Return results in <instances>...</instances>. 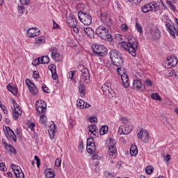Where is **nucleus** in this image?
Wrapping results in <instances>:
<instances>
[{"label":"nucleus","instance_id":"14","mask_svg":"<svg viewBox=\"0 0 178 178\" xmlns=\"http://www.w3.org/2000/svg\"><path fill=\"white\" fill-rule=\"evenodd\" d=\"M107 147L108 148L110 156H113V155L118 152L116 146H115V143L112 142V139H110L109 145H108Z\"/></svg>","mask_w":178,"mask_h":178},{"label":"nucleus","instance_id":"34","mask_svg":"<svg viewBox=\"0 0 178 178\" xmlns=\"http://www.w3.org/2000/svg\"><path fill=\"white\" fill-rule=\"evenodd\" d=\"M45 42L44 36H39L35 38V44H42Z\"/></svg>","mask_w":178,"mask_h":178},{"label":"nucleus","instance_id":"10","mask_svg":"<svg viewBox=\"0 0 178 178\" xmlns=\"http://www.w3.org/2000/svg\"><path fill=\"white\" fill-rule=\"evenodd\" d=\"M165 26L169 33L171 35H172L174 38H176L175 35H178V29L175 26H172L170 22H165Z\"/></svg>","mask_w":178,"mask_h":178},{"label":"nucleus","instance_id":"11","mask_svg":"<svg viewBox=\"0 0 178 178\" xmlns=\"http://www.w3.org/2000/svg\"><path fill=\"white\" fill-rule=\"evenodd\" d=\"M11 168L15 173V177L24 178V173H23V171L20 167L17 166L15 164H11Z\"/></svg>","mask_w":178,"mask_h":178},{"label":"nucleus","instance_id":"1","mask_svg":"<svg viewBox=\"0 0 178 178\" xmlns=\"http://www.w3.org/2000/svg\"><path fill=\"white\" fill-rule=\"evenodd\" d=\"M128 42H121L122 48L128 51L129 54L132 56H137V53L136 52V49L138 48V41L136 39V38L133 36H129Z\"/></svg>","mask_w":178,"mask_h":178},{"label":"nucleus","instance_id":"48","mask_svg":"<svg viewBox=\"0 0 178 178\" xmlns=\"http://www.w3.org/2000/svg\"><path fill=\"white\" fill-rule=\"evenodd\" d=\"M136 28L137 29V31L138 33H143V27H141V25H140L138 23H136Z\"/></svg>","mask_w":178,"mask_h":178},{"label":"nucleus","instance_id":"6","mask_svg":"<svg viewBox=\"0 0 178 178\" xmlns=\"http://www.w3.org/2000/svg\"><path fill=\"white\" fill-rule=\"evenodd\" d=\"M78 17L81 23H83L85 26H90V24L92 23V17L86 13L79 12Z\"/></svg>","mask_w":178,"mask_h":178},{"label":"nucleus","instance_id":"28","mask_svg":"<svg viewBox=\"0 0 178 178\" xmlns=\"http://www.w3.org/2000/svg\"><path fill=\"white\" fill-rule=\"evenodd\" d=\"M101 19L103 22H104L105 23H109V22H111V17L108 16L106 14H102V17Z\"/></svg>","mask_w":178,"mask_h":178},{"label":"nucleus","instance_id":"62","mask_svg":"<svg viewBox=\"0 0 178 178\" xmlns=\"http://www.w3.org/2000/svg\"><path fill=\"white\" fill-rule=\"evenodd\" d=\"M11 92H12V94H13V95H17V88H13Z\"/></svg>","mask_w":178,"mask_h":178},{"label":"nucleus","instance_id":"39","mask_svg":"<svg viewBox=\"0 0 178 178\" xmlns=\"http://www.w3.org/2000/svg\"><path fill=\"white\" fill-rule=\"evenodd\" d=\"M77 102L78 103L76 104V105L78 108H80V109H83V106L84 105V104H86V102L81 99H79Z\"/></svg>","mask_w":178,"mask_h":178},{"label":"nucleus","instance_id":"43","mask_svg":"<svg viewBox=\"0 0 178 178\" xmlns=\"http://www.w3.org/2000/svg\"><path fill=\"white\" fill-rule=\"evenodd\" d=\"M167 5H168L170 9H172L173 12H176V7L172 4V2L167 1Z\"/></svg>","mask_w":178,"mask_h":178},{"label":"nucleus","instance_id":"12","mask_svg":"<svg viewBox=\"0 0 178 178\" xmlns=\"http://www.w3.org/2000/svg\"><path fill=\"white\" fill-rule=\"evenodd\" d=\"M81 80L88 84L90 83V71L86 67H83L81 70Z\"/></svg>","mask_w":178,"mask_h":178},{"label":"nucleus","instance_id":"55","mask_svg":"<svg viewBox=\"0 0 178 178\" xmlns=\"http://www.w3.org/2000/svg\"><path fill=\"white\" fill-rule=\"evenodd\" d=\"M51 77L54 80H56V79H58V74H56V70L51 72Z\"/></svg>","mask_w":178,"mask_h":178},{"label":"nucleus","instance_id":"13","mask_svg":"<svg viewBox=\"0 0 178 178\" xmlns=\"http://www.w3.org/2000/svg\"><path fill=\"white\" fill-rule=\"evenodd\" d=\"M36 110L39 113H44L45 111H47V103L41 102L40 104V101H38L35 104Z\"/></svg>","mask_w":178,"mask_h":178},{"label":"nucleus","instance_id":"46","mask_svg":"<svg viewBox=\"0 0 178 178\" xmlns=\"http://www.w3.org/2000/svg\"><path fill=\"white\" fill-rule=\"evenodd\" d=\"M0 107L1 108L3 113H5V115H8V110L6 109V106L3 105L1 102H0Z\"/></svg>","mask_w":178,"mask_h":178},{"label":"nucleus","instance_id":"15","mask_svg":"<svg viewBox=\"0 0 178 178\" xmlns=\"http://www.w3.org/2000/svg\"><path fill=\"white\" fill-rule=\"evenodd\" d=\"M133 130V126H122L118 129V133L120 134H129Z\"/></svg>","mask_w":178,"mask_h":178},{"label":"nucleus","instance_id":"37","mask_svg":"<svg viewBox=\"0 0 178 178\" xmlns=\"http://www.w3.org/2000/svg\"><path fill=\"white\" fill-rule=\"evenodd\" d=\"M106 95L110 99H112V98H115V91H113V90L111 89L108 92H107V94H106Z\"/></svg>","mask_w":178,"mask_h":178},{"label":"nucleus","instance_id":"54","mask_svg":"<svg viewBox=\"0 0 178 178\" xmlns=\"http://www.w3.org/2000/svg\"><path fill=\"white\" fill-rule=\"evenodd\" d=\"M7 146H8V148L10 149V152H13V154H16V152H17L16 151V149H15V147L12 145H8Z\"/></svg>","mask_w":178,"mask_h":178},{"label":"nucleus","instance_id":"64","mask_svg":"<svg viewBox=\"0 0 178 178\" xmlns=\"http://www.w3.org/2000/svg\"><path fill=\"white\" fill-rule=\"evenodd\" d=\"M171 158H172V156H170V154H167L165 159L166 162H169V161H170Z\"/></svg>","mask_w":178,"mask_h":178},{"label":"nucleus","instance_id":"59","mask_svg":"<svg viewBox=\"0 0 178 178\" xmlns=\"http://www.w3.org/2000/svg\"><path fill=\"white\" fill-rule=\"evenodd\" d=\"M90 106H91V104H90L87 102H85V104L83 106L82 109H87V108H90Z\"/></svg>","mask_w":178,"mask_h":178},{"label":"nucleus","instance_id":"47","mask_svg":"<svg viewBox=\"0 0 178 178\" xmlns=\"http://www.w3.org/2000/svg\"><path fill=\"white\" fill-rule=\"evenodd\" d=\"M70 23H72V24L70 25L71 27H76L77 26V21H76V19H74V18H72L70 20Z\"/></svg>","mask_w":178,"mask_h":178},{"label":"nucleus","instance_id":"3","mask_svg":"<svg viewBox=\"0 0 178 178\" xmlns=\"http://www.w3.org/2000/svg\"><path fill=\"white\" fill-rule=\"evenodd\" d=\"M95 33L102 40L105 41H111L112 40V35L109 33V28L108 26L100 25L97 28Z\"/></svg>","mask_w":178,"mask_h":178},{"label":"nucleus","instance_id":"20","mask_svg":"<svg viewBox=\"0 0 178 178\" xmlns=\"http://www.w3.org/2000/svg\"><path fill=\"white\" fill-rule=\"evenodd\" d=\"M83 31H85L86 35L88 37H90V38H94V29L91 27H86L83 29Z\"/></svg>","mask_w":178,"mask_h":178},{"label":"nucleus","instance_id":"50","mask_svg":"<svg viewBox=\"0 0 178 178\" xmlns=\"http://www.w3.org/2000/svg\"><path fill=\"white\" fill-rule=\"evenodd\" d=\"M34 159L35 161H36L38 168H40L41 165L40 163L41 161L40 160V157H38V156H35Z\"/></svg>","mask_w":178,"mask_h":178},{"label":"nucleus","instance_id":"22","mask_svg":"<svg viewBox=\"0 0 178 178\" xmlns=\"http://www.w3.org/2000/svg\"><path fill=\"white\" fill-rule=\"evenodd\" d=\"M44 175L47 178H55V172L54 170L47 169L44 170Z\"/></svg>","mask_w":178,"mask_h":178},{"label":"nucleus","instance_id":"18","mask_svg":"<svg viewBox=\"0 0 178 178\" xmlns=\"http://www.w3.org/2000/svg\"><path fill=\"white\" fill-rule=\"evenodd\" d=\"M145 88V86L143 85L140 80H134L133 82V89L134 90H141V88Z\"/></svg>","mask_w":178,"mask_h":178},{"label":"nucleus","instance_id":"38","mask_svg":"<svg viewBox=\"0 0 178 178\" xmlns=\"http://www.w3.org/2000/svg\"><path fill=\"white\" fill-rule=\"evenodd\" d=\"M152 172H154V170H152V166L148 165L145 168V172L147 173V175H152Z\"/></svg>","mask_w":178,"mask_h":178},{"label":"nucleus","instance_id":"29","mask_svg":"<svg viewBox=\"0 0 178 178\" xmlns=\"http://www.w3.org/2000/svg\"><path fill=\"white\" fill-rule=\"evenodd\" d=\"M88 129L91 134H92V133H98V129H97L96 125H89Z\"/></svg>","mask_w":178,"mask_h":178},{"label":"nucleus","instance_id":"60","mask_svg":"<svg viewBox=\"0 0 178 178\" xmlns=\"http://www.w3.org/2000/svg\"><path fill=\"white\" fill-rule=\"evenodd\" d=\"M121 120L124 124H127L129 123V120L127 118H122Z\"/></svg>","mask_w":178,"mask_h":178},{"label":"nucleus","instance_id":"52","mask_svg":"<svg viewBox=\"0 0 178 178\" xmlns=\"http://www.w3.org/2000/svg\"><path fill=\"white\" fill-rule=\"evenodd\" d=\"M40 58L34 60L33 62H32V65H33V66H38V65H40Z\"/></svg>","mask_w":178,"mask_h":178},{"label":"nucleus","instance_id":"21","mask_svg":"<svg viewBox=\"0 0 178 178\" xmlns=\"http://www.w3.org/2000/svg\"><path fill=\"white\" fill-rule=\"evenodd\" d=\"M102 90L104 95H106V94H108V92H109L111 91V90H112V88H111V83H107L104 84L102 86Z\"/></svg>","mask_w":178,"mask_h":178},{"label":"nucleus","instance_id":"9","mask_svg":"<svg viewBox=\"0 0 178 178\" xmlns=\"http://www.w3.org/2000/svg\"><path fill=\"white\" fill-rule=\"evenodd\" d=\"M138 138L141 140L143 143H147L149 140V134L146 130H141L137 134Z\"/></svg>","mask_w":178,"mask_h":178},{"label":"nucleus","instance_id":"40","mask_svg":"<svg viewBox=\"0 0 178 178\" xmlns=\"http://www.w3.org/2000/svg\"><path fill=\"white\" fill-rule=\"evenodd\" d=\"M74 73H76L75 70L69 72L67 75V79H70V80H73V76H74Z\"/></svg>","mask_w":178,"mask_h":178},{"label":"nucleus","instance_id":"31","mask_svg":"<svg viewBox=\"0 0 178 178\" xmlns=\"http://www.w3.org/2000/svg\"><path fill=\"white\" fill-rule=\"evenodd\" d=\"M40 60L42 65H48L49 63V57L48 56H44L40 58Z\"/></svg>","mask_w":178,"mask_h":178},{"label":"nucleus","instance_id":"2","mask_svg":"<svg viewBox=\"0 0 178 178\" xmlns=\"http://www.w3.org/2000/svg\"><path fill=\"white\" fill-rule=\"evenodd\" d=\"M110 58L114 66L122 67L123 66V55L118 50H111L110 51Z\"/></svg>","mask_w":178,"mask_h":178},{"label":"nucleus","instance_id":"58","mask_svg":"<svg viewBox=\"0 0 178 178\" xmlns=\"http://www.w3.org/2000/svg\"><path fill=\"white\" fill-rule=\"evenodd\" d=\"M145 84L146 86H149V87H151L152 86V81H151V80H149V79H147L145 80Z\"/></svg>","mask_w":178,"mask_h":178},{"label":"nucleus","instance_id":"27","mask_svg":"<svg viewBox=\"0 0 178 178\" xmlns=\"http://www.w3.org/2000/svg\"><path fill=\"white\" fill-rule=\"evenodd\" d=\"M152 33L153 35H154L155 40H159V38H161V32L159 29H155Z\"/></svg>","mask_w":178,"mask_h":178},{"label":"nucleus","instance_id":"24","mask_svg":"<svg viewBox=\"0 0 178 178\" xmlns=\"http://www.w3.org/2000/svg\"><path fill=\"white\" fill-rule=\"evenodd\" d=\"M79 94L81 97H84L86 95V88L84 87V85L81 84V81H79Z\"/></svg>","mask_w":178,"mask_h":178},{"label":"nucleus","instance_id":"45","mask_svg":"<svg viewBox=\"0 0 178 178\" xmlns=\"http://www.w3.org/2000/svg\"><path fill=\"white\" fill-rule=\"evenodd\" d=\"M55 127L56 126L54 125V128L50 129V130L49 131V134H51V133L52 134V136H50L51 138H54V137H55Z\"/></svg>","mask_w":178,"mask_h":178},{"label":"nucleus","instance_id":"4","mask_svg":"<svg viewBox=\"0 0 178 178\" xmlns=\"http://www.w3.org/2000/svg\"><path fill=\"white\" fill-rule=\"evenodd\" d=\"M161 9V6H159V3L154 1L152 3H149L148 4H145L144 6L141 8L142 12L143 13H148V12H158Z\"/></svg>","mask_w":178,"mask_h":178},{"label":"nucleus","instance_id":"23","mask_svg":"<svg viewBox=\"0 0 178 178\" xmlns=\"http://www.w3.org/2000/svg\"><path fill=\"white\" fill-rule=\"evenodd\" d=\"M137 154H138V149H137V146L136 145H132L130 148V154L131 156H136Z\"/></svg>","mask_w":178,"mask_h":178},{"label":"nucleus","instance_id":"26","mask_svg":"<svg viewBox=\"0 0 178 178\" xmlns=\"http://www.w3.org/2000/svg\"><path fill=\"white\" fill-rule=\"evenodd\" d=\"M13 118L15 120H17V119H19V116H20V115H22V111L21 110H13Z\"/></svg>","mask_w":178,"mask_h":178},{"label":"nucleus","instance_id":"42","mask_svg":"<svg viewBox=\"0 0 178 178\" xmlns=\"http://www.w3.org/2000/svg\"><path fill=\"white\" fill-rule=\"evenodd\" d=\"M61 163H62V159L58 158V159H56L55 166H56L57 168H59L60 166Z\"/></svg>","mask_w":178,"mask_h":178},{"label":"nucleus","instance_id":"63","mask_svg":"<svg viewBox=\"0 0 178 178\" xmlns=\"http://www.w3.org/2000/svg\"><path fill=\"white\" fill-rule=\"evenodd\" d=\"M90 122H96L97 120V118L96 117H90L89 118Z\"/></svg>","mask_w":178,"mask_h":178},{"label":"nucleus","instance_id":"61","mask_svg":"<svg viewBox=\"0 0 178 178\" xmlns=\"http://www.w3.org/2000/svg\"><path fill=\"white\" fill-rule=\"evenodd\" d=\"M91 159H92V161H94V160H95V159H101V157H99L98 155H97V154H93L92 156V158H91Z\"/></svg>","mask_w":178,"mask_h":178},{"label":"nucleus","instance_id":"16","mask_svg":"<svg viewBox=\"0 0 178 178\" xmlns=\"http://www.w3.org/2000/svg\"><path fill=\"white\" fill-rule=\"evenodd\" d=\"M40 34V30L37 28H31L28 30L26 37L29 38H33L37 37Z\"/></svg>","mask_w":178,"mask_h":178},{"label":"nucleus","instance_id":"41","mask_svg":"<svg viewBox=\"0 0 178 178\" xmlns=\"http://www.w3.org/2000/svg\"><path fill=\"white\" fill-rule=\"evenodd\" d=\"M40 122L42 123V124H45V123H47V117L45 115H42L40 116Z\"/></svg>","mask_w":178,"mask_h":178},{"label":"nucleus","instance_id":"17","mask_svg":"<svg viewBox=\"0 0 178 178\" xmlns=\"http://www.w3.org/2000/svg\"><path fill=\"white\" fill-rule=\"evenodd\" d=\"M25 83L30 91V92L32 94V95H37L38 92V88H35V89H34V87H32L31 86H30V83H31V80L26 79L25 81Z\"/></svg>","mask_w":178,"mask_h":178},{"label":"nucleus","instance_id":"25","mask_svg":"<svg viewBox=\"0 0 178 178\" xmlns=\"http://www.w3.org/2000/svg\"><path fill=\"white\" fill-rule=\"evenodd\" d=\"M86 149L88 154H94L96 151L95 145H87Z\"/></svg>","mask_w":178,"mask_h":178},{"label":"nucleus","instance_id":"30","mask_svg":"<svg viewBox=\"0 0 178 178\" xmlns=\"http://www.w3.org/2000/svg\"><path fill=\"white\" fill-rule=\"evenodd\" d=\"M151 99L154 101H162V98L159 96V94L156 92L151 95Z\"/></svg>","mask_w":178,"mask_h":178},{"label":"nucleus","instance_id":"36","mask_svg":"<svg viewBox=\"0 0 178 178\" xmlns=\"http://www.w3.org/2000/svg\"><path fill=\"white\" fill-rule=\"evenodd\" d=\"M87 145H95V141L94 137L90 136L87 139Z\"/></svg>","mask_w":178,"mask_h":178},{"label":"nucleus","instance_id":"33","mask_svg":"<svg viewBox=\"0 0 178 178\" xmlns=\"http://www.w3.org/2000/svg\"><path fill=\"white\" fill-rule=\"evenodd\" d=\"M18 11L22 15H27V13H29V12H27V10L26 9V8L24 7V6H18Z\"/></svg>","mask_w":178,"mask_h":178},{"label":"nucleus","instance_id":"56","mask_svg":"<svg viewBox=\"0 0 178 178\" xmlns=\"http://www.w3.org/2000/svg\"><path fill=\"white\" fill-rule=\"evenodd\" d=\"M22 5H29L30 3V0H19Z\"/></svg>","mask_w":178,"mask_h":178},{"label":"nucleus","instance_id":"19","mask_svg":"<svg viewBox=\"0 0 178 178\" xmlns=\"http://www.w3.org/2000/svg\"><path fill=\"white\" fill-rule=\"evenodd\" d=\"M121 80L122 81L123 86L125 88H128L129 83V76L124 73L121 75Z\"/></svg>","mask_w":178,"mask_h":178},{"label":"nucleus","instance_id":"7","mask_svg":"<svg viewBox=\"0 0 178 178\" xmlns=\"http://www.w3.org/2000/svg\"><path fill=\"white\" fill-rule=\"evenodd\" d=\"M106 47L104 45L97 44L93 47V51L97 56H105L106 55Z\"/></svg>","mask_w":178,"mask_h":178},{"label":"nucleus","instance_id":"5","mask_svg":"<svg viewBox=\"0 0 178 178\" xmlns=\"http://www.w3.org/2000/svg\"><path fill=\"white\" fill-rule=\"evenodd\" d=\"M178 60L176 56H168L166 61L163 63V66L165 69H172L177 65Z\"/></svg>","mask_w":178,"mask_h":178},{"label":"nucleus","instance_id":"44","mask_svg":"<svg viewBox=\"0 0 178 178\" xmlns=\"http://www.w3.org/2000/svg\"><path fill=\"white\" fill-rule=\"evenodd\" d=\"M48 68H49V70L51 71V72L52 73L55 72V70H56V65H55L54 64H51L49 65Z\"/></svg>","mask_w":178,"mask_h":178},{"label":"nucleus","instance_id":"51","mask_svg":"<svg viewBox=\"0 0 178 178\" xmlns=\"http://www.w3.org/2000/svg\"><path fill=\"white\" fill-rule=\"evenodd\" d=\"M121 30H122V31H127V30H129V26L126 24H122L121 25Z\"/></svg>","mask_w":178,"mask_h":178},{"label":"nucleus","instance_id":"49","mask_svg":"<svg viewBox=\"0 0 178 178\" xmlns=\"http://www.w3.org/2000/svg\"><path fill=\"white\" fill-rule=\"evenodd\" d=\"M51 56H53L54 55H56L58 53V49H56V47H52L51 48Z\"/></svg>","mask_w":178,"mask_h":178},{"label":"nucleus","instance_id":"8","mask_svg":"<svg viewBox=\"0 0 178 178\" xmlns=\"http://www.w3.org/2000/svg\"><path fill=\"white\" fill-rule=\"evenodd\" d=\"M5 129H3V130L8 140H13V141L16 143V141H17V138L16 137V134H15L13 130H12L9 127H5Z\"/></svg>","mask_w":178,"mask_h":178},{"label":"nucleus","instance_id":"35","mask_svg":"<svg viewBox=\"0 0 178 178\" xmlns=\"http://www.w3.org/2000/svg\"><path fill=\"white\" fill-rule=\"evenodd\" d=\"M108 133V127L106 126H102L99 129V134L101 136H104V134H106Z\"/></svg>","mask_w":178,"mask_h":178},{"label":"nucleus","instance_id":"57","mask_svg":"<svg viewBox=\"0 0 178 178\" xmlns=\"http://www.w3.org/2000/svg\"><path fill=\"white\" fill-rule=\"evenodd\" d=\"M33 76L34 79H39L40 78V73L38 71H35L33 74Z\"/></svg>","mask_w":178,"mask_h":178},{"label":"nucleus","instance_id":"32","mask_svg":"<svg viewBox=\"0 0 178 178\" xmlns=\"http://www.w3.org/2000/svg\"><path fill=\"white\" fill-rule=\"evenodd\" d=\"M51 58L56 62H60V60H62V56L59 54V53H57L56 54L51 56Z\"/></svg>","mask_w":178,"mask_h":178},{"label":"nucleus","instance_id":"53","mask_svg":"<svg viewBox=\"0 0 178 178\" xmlns=\"http://www.w3.org/2000/svg\"><path fill=\"white\" fill-rule=\"evenodd\" d=\"M5 169H6V165H5V163H0V170L2 172H5Z\"/></svg>","mask_w":178,"mask_h":178}]
</instances>
